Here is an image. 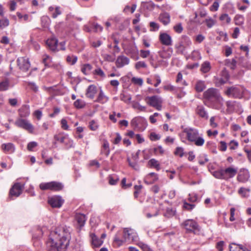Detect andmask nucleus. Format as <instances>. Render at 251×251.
<instances>
[{
    "label": "nucleus",
    "mask_w": 251,
    "mask_h": 251,
    "mask_svg": "<svg viewBox=\"0 0 251 251\" xmlns=\"http://www.w3.org/2000/svg\"><path fill=\"white\" fill-rule=\"evenodd\" d=\"M70 235L69 229L65 226L57 227L50 232L47 242L48 251H63L69 245Z\"/></svg>",
    "instance_id": "1"
},
{
    "label": "nucleus",
    "mask_w": 251,
    "mask_h": 251,
    "mask_svg": "<svg viewBox=\"0 0 251 251\" xmlns=\"http://www.w3.org/2000/svg\"><path fill=\"white\" fill-rule=\"evenodd\" d=\"M122 233L118 232L115 236L113 243L115 246L120 247L127 240H131L132 241L138 240V236L135 231L130 228H124L123 232V238H121Z\"/></svg>",
    "instance_id": "2"
},
{
    "label": "nucleus",
    "mask_w": 251,
    "mask_h": 251,
    "mask_svg": "<svg viewBox=\"0 0 251 251\" xmlns=\"http://www.w3.org/2000/svg\"><path fill=\"white\" fill-rule=\"evenodd\" d=\"M183 132L186 134L187 139L191 142H194L197 146H202L204 143V139L199 136L198 129L194 128H186Z\"/></svg>",
    "instance_id": "3"
},
{
    "label": "nucleus",
    "mask_w": 251,
    "mask_h": 251,
    "mask_svg": "<svg viewBox=\"0 0 251 251\" xmlns=\"http://www.w3.org/2000/svg\"><path fill=\"white\" fill-rule=\"evenodd\" d=\"M237 170L236 168L229 167L225 169H220L213 172V176L217 179L227 180L233 177L237 174Z\"/></svg>",
    "instance_id": "4"
},
{
    "label": "nucleus",
    "mask_w": 251,
    "mask_h": 251,
    "mask_svg": "<svg viewBox=\"0 0 251 251\" xmlns=\"http://www.w3.org/2000/svg\"><path fill=\"white\" fill-rule=\"evenodd\" d=\"M245 89L242 86L236 85L227 87L225 91V94L228 97L235 99H241L244 94Z\"/></svg>",
    "instance_id": "5"
},
{
    "label": "nucleus",
    "mask_w": 251,
    "mask_h": 251,
    "mask_svg": "<svg viewBox=\"0 0 251 251\" xmlns=\"http://www.w3.org/2000/svg\"><path fill=\"white\" fill-rule=\"evenodd\" d=\"M204 98L209 101H216L221 103L223 101V98L221 97L218 90L215 88H209L203 93Z\"/></svg>",
    "instance_id": "6"
},
{
    "label": "nucleus",
    "mask_w": 251,
    "mask_h": 251,
    "mask_svg": "<svg viewBox=\"0 0 251 251\" xmlns=\"http://www.w3.org/2000/svg\"><path fill=\"white\" fill-rule=\"evenodd\" d=\"M39 187L42 190L59 191L63 189V185L60 182L51 181L47 183H42L40 184Z\"/></svg>",
    "instance_id": "7"
},
{
    "label": "nucleus",
    "mask_w": 251,
    "mask_h": 251,
    "mask_svg": "<svg viewBox=\"0 0 251 251\" xmlns=\"http://www.w3.org/2000/svg\"><path fill=\"white\" fill-rule=\"evenodd\" d=\"M191 44L190 39L185 36L181 37L180 41L176 45L177 51L183 54L185 49Z\"/></svg>",
    "instance_id": "8"
},
{
    "label": "nucleus",
    "mask_w": 251,
    "mask_h": 251,
    "mask_svg": "<svg viewBox=\"0 0 251 251\" xmlns=\"http://www.w3.org/2000/svg\"><path fill=\"white\" fill-rule=\"evenodd\" d=\"M15 125L19 127L28 131L29 133L33 132V126L25 119L19 118L15 121Z\"/></svg>",
    "instance_id": "9"
},
{
    "label": "nucleus",
    "mask_w": 251,
    "mask_h": 251,
    "mask_svg": "<svg viewBox=\"0 0 251 251\" xmlns=\"http://www.w3.org/2000/svg\"><path fill=\"white\" fill-rule=\"evenodd\" d=\"M149 100L148 103L151 106L155 107L157 110H160L161 109V103L162 100L159 97L157 96H153L147 98Z\"/></svg>",
    "instance_id": "10"
},
{
    "label": "nucleus",
    "mask_w": 251,
    "mask_h": 251,
    "mask_svg": "<svg viewBox=\"0 0 251 251\" xmlns=\"http://www.w3.org/2000/svg\"><path fill=\"white\" fill-rule=\"evenodd\" d=\"M23 187L24 186L21 185L20 183H15L10 190L9 196L10 197L19 196L22 192Z\"/></svg>",
    "instance_id": "11"
},
{
    "label": "nucleus",
    "mask_w": 251,
    "mask_h": 251,
    "mask_svg": "<svg viewBox=\"0 0 251 251\" xmlns=\"http://www.w3.org/2000/svg\"><path fill=\"white\" fill-rule=\"evenodd\" d=\"M181 226L188 231L191 232L197 228L198 224L194 220L188 219L182 223Z\"/></svg>",
    "instance_id": "12"
},
{
    "label": "nucleus",
    "mask_w": 251,
    "mask_h": 251,
    "mask_svg": "<svg viewBox=\"0 0 251 251\" xmlns=\"http://www.w3.org/2000/svg\"><path fill=\"white\" fill-rule=\"evenodd\" d=\"M17 62L19 69L23 71H27L30 66L28 58L25 57L19 58Z\"/></svg>",
    "instance_id": "13"
},
{
    "label": "nucleus",
    "mask_w": 251,
    "mask_h": 251,
    "mask_svg": "<svg viewBox=\"0 0 251 251\" xmlns=\"http://www.w3.org/2000/svg\"><path fill=\"white\" fill-rule=\"evenodd\" d=\"M49 203L52 207L59 208L63 203V201L60 196H54L48 200Z\"/></svg>",
    "instance_id": "14"
},
{
    "label": "nucleus",
    "mask_w": 251,
    "mask_h": 251,
    "mask_svg": "<svg viewBox=\"0 0 251 251\" xmlns=\"http://www.w3.org/2000/svg\"><path fill=\"white\" fill-rule=\"evenodd\" d=\"M126 53L129 55L131 58H135L136 60L138 59L137 56L138 50L136 46H130L125 50Z\"/></svg>",
    "instance_id": "15"
},
{
    "label": "nucleus",
    "mask_w": 251,
    "mask_h": 251,
    "mask_svg": "<svg viewBox=\"0 0 251 251\" xmlns=\"http://www.w3.org/2000/svg\"><path fill=\"white\" fill-rule=\"evenodd\" d=\"M129 63V58L124 55H120L118 56L115 62L117 68H122L125 65H128Z\"/></svg>",
    "instance_id": "16"
},
{
    "label": "nucleus",
    "mask_w": 251,
    "mask_h": 251,
    "mask_svg": "<svg viewBox=\"0 0 251 251\" xmlns=\"http://www.w3.org/2000/svg\"><path fill=\"white\" fill-rule=\"evenodd\" d=\"M250 176L249 172L247 170L244 169L243 171H240L237 177V180L239 182L244 183L249 180Z\"/></svg>",
    "instance_id": "17"
},
{
    "label": "nucleus",
    "mask_w": 251,
    "mask_h": 251,
    "mask_svg": "<svg viewBox=\"0 0 251 251\" xmlns=\"http://www.w3.org/2000/svg\"><path fill=\"white\" fill-rule=\"evenodd\" d=\"M159 40L161 43L166 46L172 45L171 37L166 33H161L159 35Z\"/></svg>",
    "instance_id": "18"
},
{
    "label": "nucleus",
    "mask_w": 251,
    "mask_h": 251,
    "mask_svg": "<svg viewBox=\"0 0 251 251\" xmlns=\"http://www.w3.org/2000/svg\"><path fill=\"white\" fill-rule=\"evenodd\" d=\"M90 242L93 247H99L101 246L103 241L100 239L96 235L93 233L90 234Z\"/></svg>",
    "instance_id": "19"
},
{
    "label": "nucleus",
    "mask_w": 251,
    "mask_h": 251,
    "mask_svg": "<svg viewBox=\"0 0 251 251\" xmlns=\"http://www.w3.org/2000/svg\"><path fill=\"white\" fill-rule=\"evenodd\" d=\"M223 76H224V78H221L217 79L215 82L216 86L219 87L224 84L226 83L229 79V75L226 71H223Z\"/></svg>",
    "instance_id": "20"
},
{
    "label": "nucleus",
    "mask_w": 251,
    "mask_h": 251,
    "mask_svg": "<svg viewBox=\"0 0 251 251\" xmlns=\"http://www.w3.org/2000/svg\"><path fill=\"white\" fill-rule=\"evenodd\" d=\"M57 43V40L54 38L49 39L46 41L47 45L50 50L53 51L56 50Z\"/></svg>",
    "instance_id": "21"
},
{
    "label": "nucleus",
    "mask_w": 251,
    "mask_h": 251,
    "mask_svg": "<svg viewBox=\"0 0 251 251\" xmlns=\"http://www.w3.org/2000/svg\"><path fill=\"white\" fill-rule=\"evenodd\" d=\"M158 179L157 175L154 173H150L144 180L147 184H151L154 183Z\"/></svg>",
    "instance_id": "22"
},
{
    "label": "nucleus",
    "mask_w": 251,
    "mask_h": 251,
    "mask_svg": "<svg viewBox=\"0 0 251 251\" xmlns=\"http://www.w3.org/2000/svg\"><path fill=\"white\" fill-rule=\"evenodd\" d=\"M97 93V88L94 85H90L86 91V96L87 97L90 99H93L94 98L95 95Z\"/></svg>",
    "instance_id": "23"
},
{
    "label": "nucleus",
    "mask_w": 251,
    "mask_h": 251,
    "mask_svg": "<svg viewBox=\"0 0 251 251\" xmlns=\"http://www.w3.org/2000/svg\"><path fill=\"white\" fill-rule=\"evenodd\" d=\"M19 115L22 118L28 116L30 114L29 106L27 105H23L19 110Z\"/></svg>",
    "instance_id": "24"
},
{
    "label": "nucleus",
    "mask_w": 251,
    "mask_h": 251,
    "mask_svg": "<svg viewBox=\"0 0 251 251\" xmlns=\"http://www.w3.org/2000/svg\"><path fill=\"white\" fill-rule=\"evenodd\" d=\"M159 20L163 25H168L170 22L169 14L167 12L160 14L159 17Z\"/></svg>",
    "instance_id": "25"
},
{
    "label": "nucleus",
    "mask_w": 251,
    "mask_h": 251,
    "mask_svg": "<svg viewBox=\"0 0 251 251\" xmlns=\"http://www.w3.org/2000/svg\"><path fill=\"white\" fill-rule=\"evenodd\" d=\"M196 113L199 115L202 118H204L205 119H207L208 117L207 113L203 106L201 105H199L197 106L196 108Z\"/></svg>",
    "instance_id": "26"
},
{
    "label": "nucleus",
    "mask_w": 251,
    "mask_h": 251,
    "mask_svg": "<svg viewBox=\"0 0 251 251\" xmlns=\"http://www.w3.org/2000/svg\"><path fill=\"white\" fill-rule=\"evenodd\" d=\"M227 111L229 112H233L235 108L238 107V103L236 101L229 100L226 102Z\"/></svg>",
    "instance_id": "27"
},
{
    "label": "nucleus",
    "mask_w": 251,
    "mask_h": 251,
    "mask_svg": "<svg viewBox=\"0 0 251 251\" xmlns=\"http://www.w3.org/2000/svg\"><path fill=\"white\" fill-rule=\"evenodd\" d=\"M2 150L6 152L11 153L15 151V148L13 144H3L1 145Z\"/></svg>",
    "instance_id": "28"
},
{
    "label": "nucleus",
    "mask_w": 251,
    "mask_h": 251,
    "mask_svg": "<svg viewBox=\"0 0 251 251\" xmlns=\"http://www.w3.org/2000/svg\"><path fill=\"white\" fill-rule=\"evenodd\" d=\"M62 133L55 134L54 136V139L56 141L60 142L61 143H65V140L68 139V135L63 136Z\"/></svg>",
    "instance_id": "29"
},
{
    "label": "nucleus",
    "mask_w": 251,
    "mask_h": 251,
    "mask_svg": "<svg viewBox=\"0 0 251 251\" xmlns=\"http://www.w3.org/2000/svg\"><path fill=\"white\" fill-rule=\"evenodd\" d=\"M75 219L80 226H83L86 221L85 216L82 214H77Z\"/></svg>",
    "instance_id": "30"
},
{
    "label": "nucleus",
    "mask_w": 251,
    "mask_h": 251,
    "mask_svg": "<svg viewBox=\"0 0 251 251\" xmlns=\"http://www.w3.org/2000/svg\"><path fill=\"white\" fill-rule=\"evenodd\" d=\"M108 100V98L104 95L102 91L100 90L96 101L101 103H104Z\"/></svg>",
    "instance_id": "31"
},
{
    "label": "nucleus",
    "mask_w": 251,
    "mask_h": 251,
    "mask_svg": "<svg viewBox=\"0 0 251 251\" xmlns=\"http://www.w3.org/2000/svg\"><path fill=\"white\" fill-rule=\"evenodd\" d=\"M237 64L236 60L233 58L232 60L226 59L225 61V65L227 67H230L232 70H234L236 68Z\"/></svg>",
    "instance_id": "32"
},
{
    "label": "nucleus",
    "mask_w": 251,
    "mask_h": 251,
    "mask_svg": "<svg viewBox=\"0 0 251 251\" xmlns=\"http://www.w3.org/2000/svg\"><path fill=\"white\" fill-rule=\"evenodd\" d=\"M210 64L208 61L203 62L201 66V70L203 73H207L210 69Z\"/></svg>",
    "instance_id": "33"
},
{
    "label": "nucleus",
    "mask_w": 251,
    "mask_h": 251,
    "mask_svg": "<svg viewBox=\"0 0 251 251\" xmlns=\"http://www.w3.org/2000/svg\"><path fill=\"white\" fill-rule=\"evenodd\" d=\"M205 88L204 82L202 81H198L195 86L196 90L198 92H202Z\"/></svg>",
    "instance_id": "34"
},
{
    "label": "nucleus",
    "mask_w": 251,
    "mask_h": 251,
    "mask_svg": "<svg viewBox=\"0 0 251 251\" xmlns=\"http://www.w3.org/2000/svg\"><path fill=\"white\" fill-rule=\"evenodd\" d=\"M103 149L102 152L105 155L108 156L109 154L110 150L109 147V143L106 140H104L103 144Z\"/></svg>",
    "instance_id": "35"
},
{
    "label": "nucleus",
    "mask_w": 251,
    "mask_h": 251,
    "mask_svg": "<svg viewBox=\"0 0 251 251\" xmlns=\"http://www.w3.org/2000/svg\"><path fill=\"white\" fill-rule=\"evenodd\" d=\"M92 66L89 64H85L81 68V72L85 75L89 74V72L92 70Z\"/></svg>",
    "instance_id": "36"
},
{
    "label": "nucleus",
    "mask_w": 251,
    "mask_h": 251,
    "mask_svg": "<svg viewBox=\"0 0 251 251\" xmlns=\"http://www.w3.org/2000/svg\"><path fill=\"white\" fill-rule=\"evenodd\" d=\"M149 164L151 167H154L157 171L160 169V165L158 162V161L155 159H151L149 161Z\"/></svg>",
    "instance_id": "37"
},
{
    "label": "nucleus",
    "mask_w": 251,
    "mask_h": 251,
    "mask_svg": "<svg viewBox=\"0 0 251 251\" xmlns=\"http://www.w3.org/2000/svg\"><path fill=\"white\" fill-rule=\"evenodd\" d=\"M229 251H241L243 250L242 245H237L235 244L232 243L229 245Z\"/></svg>",
    "instance_id": "38"
},
{
    "label": "nucleus",
    "mask_w": 251,
    "mask_h": 251,
    "mask_svg": "<svg viewBox=\"0 0 251 251\" xmlns=\"http://www.w3.org/2000/svg\"><path fill=\"white\" fill-rule=\"evenodd\" d=\"M51 58L48 55H45L43 59V63L45 67H49L51 65Z\"/></svg>",
    "instance_id": "39"
},
{
    "label": "nucleus",
    "mask_w": 251,
    "mask_h": 251,
    "mask_svg": "<svg viewBox=\"0 0 251 251\" xmlns=\"http://www.w3.org/2000/svg\"><path fill=\"white\" fill-rule=\"evenodd\" d=\"M158 54L162 58L167 59L169 58L172 55V52H169L165 50L158 52Z\"/></svg>",
    "instance_id": "40"
},
{
    "label": "nucleus",
    "mask_w": 251,
    "mask_h": 251,
    "mask_svg": "<svg viewBox=\"0 0 251 251\" xmlns=\"http://www.w3.org/2000/svg\"><path fill=\"white\" fill-rule=\"evenodd\" d=\"M127 161L129 165L134 170L138 171L139 170V167L137 164L138 161H131L129 158H127Z\"/></svg>",
    "instance_id": "41"
},
{
    "label": "nucleus",
    "mask_w": 251,
    "mask_h": 251,
    "mask_svg": "<svg viewBox=\"0 0 251 251\" xmlns=\"http://www.w3.org/2000/svg\"><path fill=\"white\" fill-rule=\"evenodd\" d=\"M8 87L9 82L8 80L0 82V91H3L7 90Z\"/></svg>",
    "instance_id": "42"
},
{
    "label": "nucleus",
    "mask_w": 251,
    "mask_h": 251,
    "mask_svg": "<svg viewBox=\"0 0 251 251\" xmlns=\"http://www.w3.org/2000/svg\"><path fill=\"white\" fill-rule=\"evenodd\" d=\"M151 52L149 50H141L140 51V55L143 58H146L148 57H150L151 55Z\"/></svg>",
    "instance_id": "43"
},
{
    "label": "nucleus",
    "mask_w": 251,
    "mask_h": 251,
    "mask_svg": "<svg viewBox=\"0 0 251 251\" xmlns=\"http://www.w3.org/2000/svg\"><path fill=\"white\" fill-rule=\"evenodd\" d=\"M85 104V102L80 100H77L74 102L75 106L77 108H82L84 107Z\"/></svg>",
    "instance_id": "44"
},
{
    "label": "nucleus",
    "mask_w": 251,
    "mask_h": 251,
    "mask_svg": "<svg viewBox=\"0 0 251 251\" xmlns=\"http://www.w3.org/2000/svg\"><path fill=\"white\" fill-rule=\"evenodd\" d=\"M9 25V22L7 18H4L2 20H0V29H3V28L8 26Z\"/></svg>",
    "instance_id": "45"
},
{
    "label": "nucleus",
    "mask_w": 251,
    "mask_h": 251,
    "mask_svg": "<svg viewBox=\"0 0 251 251\" xmlns=\"http://www.w3.org/2000/svg\"><path fill=\"white\" fill-rule=\"evenodd\" d=\"M77 60V58L76 56H68L67 57V61L71 64L74 65L75 63Z\"/></svg>",
    "instance_id": "46"
},
{
    "label": "nucleus",
    "mask_w": 251,
    "mask_h": 251,
    "mask_svg": "<svg viewBox=\"0 0 251 251\" xmlns=\"http://www.w3.org/2000/svg\"><path fill=\"white\" fill-rule=\"evenodd\" d=\"M135 67L137 70H139L141 68H146L147 67V65L144 61H138L136 63Z\"/></svg>",
    "instance_id": "47"
},
{
    "label": "nucleus",
    "mask_w": 251,
    "mask_h": 251,
    "mask_svg": "<svg viewBox=\"0 0 251 251\" xmlns=\"http://www.w3.org/2000/svg\"><path fill=\"white\" fill-rule=\"evenodd\" d=\"M138 246L143 251H153L147 245L143 243H139Z\"/></svg>",
    "instance_id": "48"
},
{
    "label": "nucleus",
    "mask_w": 251,
    "mask_h": 251,
    "mask_svg": "<svg viewBox=\"0 0 251 251\" xmlns=\"http://www.w3.org/2000/svg\"><path fill=\"white\" fill-rule=\"evenodd\" d=\"M220 20L222 21H226L227 24L230 22L231 19L227 14H223L220 17Z\"/></svg>",
    "instance_id": "49"
},
{
    "label": "nucleus",
    "mask_w": 251,
    "mask_h": 251,
    "mask_svg": "<svg viewBox=\"0 0 251 251\" xmlns=\"http://www.w3.org/2000/svg\"><path fill=\"white\" fill-rule=\"evenodd\" d=\"M175 214V211L171 208H167L164 216L167 218H170Z\"/></svg>",
    "instance_id": "50"
},
{
    "label": "nucleus",
    "mask_w": 251,
    "mask_h": 251,
    "mask_svg": "<svg viewBox=\"0 0 251 251\" xmlns=\"http://www.w3.org/2000/svg\"><path fill=\"white\" fill-rule=\"evenodd\" d=\"M150 26L151 27V31H157L159 28V25L154 22H150Z\"/></svg>",
    "instance_id": "51"
},
{
    "label": "nucleus",
    "mask_w": 251,
    "mask_h": 251,
    "mask_svg": "<svg viewBox=\"0 0 251 251\" xmlns=\"http://www.w3.org/2000/svg\"><path fill=\"white\" fill-rule=\"evenodd\" d=\"M99 125L94 121L92 120L89 123V127L92 130H96L98 129Z\"/></svg>",
    "instance_id": "52"
},
{
    "label": "nucleus",
    "mask_w": 251,
    "mask_h": 251,
    "mask_svg": "<svg viewBox=\"0 0 251 251\" xmlns=\"http://www.w3.org/2000/svg\"><path fill=\"white\" fill-rule=\"evenodd\" d=\"M132 106L134 108L137 109L141 111L146 110V107L141 105L139 103L136 102L133 104Z\"/></svg>",
    "instance_id": "53"
},
{
    "label": "nucleus",
    "mask_w": 251,
    "mask_h": 251,
    "mask_svg": "<svg viewBox=\"0 0 251 251\" xmlns=\"http://www.w3.org/2000/svg\"><path fill=\"white\" fill-rule=\"evenodd\" d=\"M131 82L135 84H138L141 86L143 84V79L141 78H136L133 77L131 79Z\"/></svg>",
    "instance_id": "54"
},
{
    "label": "nucleus",
    "mask_w": 251,
    "mask_h": 251,
    "mask_svg": "<svg viewBox=\"0 0 251 251\" xmlns=\"http://www.w3.org/2000/svg\"><path fill=\"white\" fill-rule=\"evenodd\" d=\"M94 74L102 77H104L105 76L103 71L100 68L95 69Z\"/></svg>",
    "instance_id": "55"
},
{
    "label": "nucleus",
    "mask_w": 251,
    "mask_h": 251,
    "mask_svg": "<svg viewBox=\"0 0 251 251\" xmlns=\"http://www.w3.org/2000/svg\"><path fill=\"white\" fill-rule=\"evenodd\" d=\"M61 14V11L60 10L59 7H56L54 11L52 13V17L56 18L58 15Z\"/></svg>",
    "instance_id": "56"
},
{
    "label": "nucleus",
    "mask_w": 251,
    "mask_h": 251,
    "mask_svg": "<svg viewBox=\"0 0 251 251\" xmlns=\"http://www.w3.org/2000/svg\"><path fill=\"white\" fill-rule=\"evenodd\" d=\"M195 206V204H189L188 203H187V202L186 201H184L183 202V208L186 210H192L194 207Z\"/></svg>",
    "instance_id": "57"
},
{
    "label": "nucleus",
    "mask_w": 251,
    "mask_h": 251,
    "mask_svg": "<svg viewBox=\"0 0 251 251\" xmlns=\"http://www.w3.org/2000/svg\"><path fill=\"white\" fill-rule=\"evenodd\" d=\"M175 31L178 33H181L183 30V27L181 23H179L174 26Z\"/></svg>",
    "instance_id": "58"
},
{
    "label": "nucleus",
    "mask_w": 251,
    "mask_h": 251,
    "mask_svg": "<svg viewBox=\"0 0 251 251\" xmlns=\"http://www.w3.org/2000/svg\"><path fill=\"white\" fill-rule=\"evenodd\" d=\"M92 28L95 30V32L101 31L102 30V27L98 24H92Z\"/></svg>",
    "instance_id": "59"
},
{
    "label": "nucleus",
    "mask_w": 251,
    "mask_h": 251,
    "mask_svg": "<svg viewBox=\"0 0 251 251\" xmlns=\"http://www.w3.org/2000/svg\"><path fill=\"white\" fill-rule=\"evenodd\" d=\"M150 139L152 141H156L160 138V136L156 134L154 132H151L150 134Z\"/></svg>",
    "instance_id": "60"
},
{
    "label": "nucleus",
    "mask_w": 251,
    "mask_h": 251,
    "mask_svg": "<svg viewBox=\"0 0 251 251\" xmlns=\"http://www.w3.org/2000/svg\"><path fill=\"white\" fill-rule=\"evenodd\" d=\"M175 154L177 155H179L180 157H182L183 155V150L181 147L176 148Z\"/></svg>",
    "instance_id": "61"
},
{
    "label": "nucleus",
    "mask_w": 251,
    "mask_h": 251,
    "mask_svg": "<svg viewBox=\"0 0 251 251\" xmlns=\"http://www.w3.org/2000/svg\"><path fill=\"white\" fill-rule=\"evenodd\" d=\"M37 146V143L35 142H31L27 145V148L28 151H32V149Z\"/></svg>",
    "instance_id": "62"
},
{
    "label": "nucleus",
    "mask_w": 251,
    "mask_h": 251,
    "mask_svg": "<svg viewBox=\"0 0 251 251\" xmlns=\"http://www.w3.org/2000/svg\"><path fill=\"white\" fill-rule=\"evenodd\" d=\"M118 180H119V178H114L112 176H109V183L110 185H115L117 183V181Z\"/></svg>",
    "instance_id": "63"
},
{
    "label": "nucleus",
    "mask_w": 251,
    "mask_h": 251,
    "mask_svg": "<svg viewBox=\"0 0 251 251\" xmlns=\"http://www.w3.org/2000/svg\"><path fill=\"white\" fill-rule=\"evenodd\" d=\"M61 127L63 129H64L65 130L68 129L69 126L67 125V122L65 119H62L61 121Z\"/></svg>",
    "instance_id": "64"
}]
</instances>
